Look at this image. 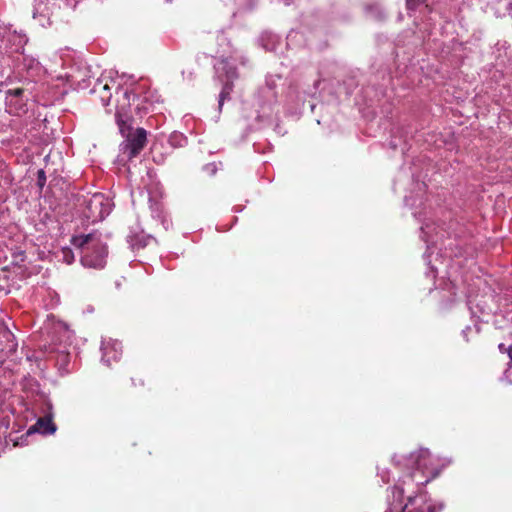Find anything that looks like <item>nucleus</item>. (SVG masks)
I'll list each match as a JSON object with an SVG mask.
<instances>
[{"mask_svg":"<svg viewBox=\"0 0 512 512\" xmlns=\"http://www.w3.org/2000/svg\"><path fill=\"white\" fill-rule=\"evenodd\" d=\"M393 462L398 467H404L412 470L406 478L399 481L387 496L388 508L385 512H439L442 509L440 505L438 508L423 494L407 497V502L403 505V496L405 487L407 490L412 491L414 488H419L426 485L429 481L438 475V471L431 466V457L427 449H420L409 456L394 455Z\"/></svg>","mask_w":512,"mask_h":512,"instance_id":"nucleus-1","label":"nucleus"},{"mask_svg":"<svg viewBox=\"0 0 512 512\" xmlns=\"http://www.w3.org/2000/svg\"><path fill=\"white\" fill-rule=\"evenodd\" d=\"M134 98V94L125 91L123 94V103L119 104L116 110V121L119 126V130L125 141L121 144V150L128 159L137 157L147 142V133L143 128H137L132 131L130 127L131 115L127 110L130 107V99Z\"/></svg>","mask_w":512,"mask_h":512,"instance_id":"nucleus-2","label":"nucleus"},{"mask_svg":"<svg viewBox=\"0 0 512 512\" xmlns=\"http://www.w3.org/2000/svg\"><path fill=\"white\" fill-rule=\"evenodd\" d=\"M72 244L82 251L83 266L102 269L106 264L107 247L95 234L79 235L72 238Z\"/></svg>","mask_w":512,"mask_h":512,"instance_id":"nucleus-3","label":"nucleus"},{"mask_svg":"<svg viewBox=\"0 0 512 512\" xmlns=\"http://www.w3.org/2000/svg\"><path fill=\"white\" fill-rule=\"evenodd\" d=\"M225 53V50L222 51ZM217 77L223 82V87L219 95V107L223 105L224 100L230 95L233 87V80L238 77L236 67L230 62L229 58H221L214 64Z\"/></svg>","mask_w":512,"mask_h":512,"instance_id":"nucleus-4","label":"nucleus"},{"mask_svg":"<svg viewBox=\"0 0 512 512\" xmlns=\"http://www.w3.org/2000/svg\"><path fill=\"white\" fill-rule=\"evenodd\" d=\"M111 212V203L102 193H95L85 200L84 217L92 223L102 221Z\"/></svg>","mask_w":512,"mask_h":512,"instance_id":"nucleus-5","label":"nucleus"},{"mask_svg":"<svg viewBox=\"0 0 512 512\" xmlns=\"http://www.w3.org/2000/svg\"><path fill=\"white\" fill-rule=\"evenodd\" d=\"M27 39L25 35L12 31L7 26H0V52L5 51H19L26 44Z\"/></svg>","mask_w":512,"mask_h":512,"instance_id":"nucleus-6","label":"nucleus"},{"mask_svg":"<svg viewBox=\"0 0 512 512\" xmlns=\"http://www.w3.org/2000/svg\"><path fill=\"white\" fill-rule=\"evenodd\" d=\"M27 100L28 97L25 95L23 88L9 89L6 92V105L11 113L19 114L24 112Z\"/></svg>","mask_w":512,"mask_h":512,"instance_id":"nucleus-7","label":"nucleus"},{"mask_svg":"<svg viewBox=\"0 0 512 512\" xmlns=\"http://www.w3.org/2000/svg\"><path fill=\"white\" fill-rule=\"evenodd\" d=\"M52 405L47 403V411L43 417H40L37 422L31 426L27 434L30 435L32 433L38 432L43 435L53 434L56 431V425L52 422V414H51Z\"/></svg>","mask_w":512,"mask_h":512,"instance_id":"nucleus-8","label":"nucleus"},{"mask_svg":"<svg viewBox=\"0 0 512 512\" xmlns=\"http://www.w3.org/2000/svg\"><path fill=\"white\" fill-rule=\"evenodd\" d=\"M102 361L107 365L111 364V361H118L122 354L121 344L117 340L103 339L101 344Z\"/></svg>","mask_w":512,"mask_h":512,"instance_id":"nucleus-9","label":"nucleus"},{"mask_svg":"<svg viewBox=\"0 0 512 512\" xmlns=\"http://www.w3.org/2000/svg\"><path fill=\"white\" fill-rule=\"evenodd\" d=\"M159 100L160 97L156 93L147 91L144 96L137 98L136 109L143 112L154 111V106Z\"/></svg>","mask_w":512,"mask_h":512,"instance_id":"nucleus-10","label":"nucleus"},{"mask_svg":"<svg viewBox=\"0 0 512 512\" xmlns=\"http://www.w3.org/2000/svg\"><path fill=\"white\" fill-rule=\"evenodd\" d=\"M33 18L39 20V24L41 26H45L46 24H49L50 16L46 9V7L42 8L41 4L35 7V10L33 12Z\"/></svg>","mask_w":512,"mask_h":512,"instance_id":"nucleus-11","label":"nucleus"},{"mask_svg":"<svg viewBox=\"0 0 512 512\" xmlns=\"http://www.w3.org/2000/svg\"><path fill=\"white\" fill-rule=\"evenodd\" d=\"M101 87V90H99L101 100L103 102V105H107L111 98L110 93V87L107 83L101 85V83L98 84ZM95 90L98 91L97 86H95Z\"/></svg>","mask_w":512,"mask_h":512,"instance_id":"nucleus-12","label":"nucleus"},{"mask_svg":"<svg viewBox=\"0 0 512 512\" xmlns=\"http://www.w3.org/2000/svg\"><path fill=\"white\" fill-rule=\"evenodd\" d=\"M53 6L58 8L74 9L76 7V0H53Z\"/></svg>","mask_w":512,"mask_h":512,"instance_id":"nucleus-13","label":"nucleus"},{"mask_svg":"<svg viewBox=\"0 0 512 512\" xmlns=\"http://www.w3.org/2000/svg\"><path fill=\"white\" fill-rule=\"evenodd\" d=\"M60 259L66 264H71L74 262V254L70 248H63L60 252Z\"/></svg>","mask_w":512,"mask_h":512,"instance_id":"nucleus-14","label":"nucleus"},{"mask_svg":"<svg viewBox=\"0 0 512 512\" xmlns=\"http://www.w3.org/2000/svg\"><path fill=\"white\" fill-rule=\"evenodd\" d=\"M169 141L174 146H176V145L183 146L184 143L186 142V138L180 133H173L170 136Z\"/></svg>","mask_w":512,"mask_h":512,"instance_id":"nucleus-15","label":"nucleus"},{"mask_svg":"<svg viewBox=\"0 0 512 512\" xmlns=\"http://www.w3.org/2000/svg\"><path fill=\"white\" fill-rule=\"evenodd\" d=\"M430 228H431V226L429 224H426L425 226L421 227V233H422L421 237L427 243H429Z\"/></svg>","mask_w":512,"mask_h":512,"instance_id":"nucleus-16","label":"nucleus"},{"mask_svg":"<svg viewBox=\"0 0 512 512\" xmlns=\"http://www.w3.org/2000/svg\"><path fill=\"white\" fill-rule=\"evenodd\" d=\"M423 0H406V4L408 9L413 10L418 7Z\"/></svg>","mask_w":512,"mask_h":512,"instance_id":"nucleus-17","label":"nucleus"},{"mask_svg":"<svg viewBox=\"0 0 512 512\" xmlns=\"http://www.w3.org/2000/svg\"><path fill=\"white\" fill-rule=\"evenodd\" d=\"M379 475L381 476L383 482L389 481L388 473L386 471H382L381 473H379Z\"/></svg>","mask_w":512,"mask_h":512,"instance_id":"nucleus-18","label":"nucleus"},{"mask_svg":"<svg viewBox=\"0 0 512 512\" xmlns=\"http://www.w3.org/2000/svg\"><path fill=\"white\" fill-rule=\"evenodd\" d=\"M508 347H506L504 344H499V350L501 352H507Z\"/></svg>","mask_w":512,"mask_h":512,"instance_id":"nucleus-19","label":"nucleus"},{"mask_svg":"<svg viewBox=\"0 0 512 512\" xmlns=\"http://www.w3.org/2000/svg\"><path fill=\"white\" fill-rule=\"evenodd\" d=\"M507 353H508V356L512 362V346H509L508 349H507Z\"/></svg>","mask_w":512,"mask_h":512,"instance_id":"nucleus-20","label":"nucleus"},{"mask_svg":"<svg viewBox=\"0 0 512 512\" xmlns=\"http://www.w3.org/2000/svg\"><path fill=\"white\" fill-rule=\"evenodd\" d=\"M219 40L221 41V43H224L226 41V38L223 35H221L219 37Z\"/></svg>","mask_w":512,"mask_h":512,"instance_id":"nucleus-21","label":"nucleus"},{"mask_svg":"<svg viewBox=\"0 0 512 512\" xmlns=\"http://www.w3.org/2000/svg\"><path fill=\"white\" fill-rule=\"evenodd\" d=\"M6 335H7V337L12 336V334L10 332H6Z\"/></svg>","mask_w":512,"mask_h":512,"instance_id":"nucleus-22","label":"nucleus"},{"mask_svg":"<svg viewBox=\"0 0 512 512\" xmlns=\"http://www.w3.org/2000/svg\"><path fill=\"white\" fill-rule=\"evenodd\" d=\"M431 241V243H434V240H432L430 237H429V242Z\"/></svg>","mask_w":512,"mask_h":512,"instance_id":"nucleus-23","label":"nucleus"}]
</instances>
